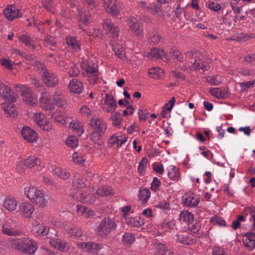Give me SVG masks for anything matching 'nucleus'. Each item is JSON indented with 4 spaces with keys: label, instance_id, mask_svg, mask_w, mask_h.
<instances>
[{
    "label": "nucleus",
    "instance_id": "obj_25",
    "mask_svg": "<svg viewBox=\"0 0 255 255\" xmlns=\"http://www.w3.org/2000/svg\"><path fill=\"white\" fill-rule=\"evenodd\" d=\"M38 247L37 243L32 240L26 238L24 242L23 252L28 254H34Z\"/></svg>",
    "mask_w": 255,
    "mask_h": 255
},
{
    "label": "nucleus",
    "instance_id": "obj_53",
    "mask_svg": "<svg viewBox=\"0 0 255 255\" xmlns=\"http://www.w3.org/2000/svg\"><path fill=\"white\" fill-rule=\"evenodd\" d=\"M103 28L109 37L112 36V23L110 19H106L103 23Z\"/></svg>",
    "mask_w": 255,
    "mask_h": 255
},
{
    "label": "nucleus",
    "instance_id": "obj_29",
    "mask_svg": "<svg viewBox=\"0 0 255 255\" xmlns=\"http://www.w3.org/2000/svg\"><path fill=\"white\" fill-rule=\"evenodd\" d=\"M69 90L75 93H81L84 89L83 83L77 79H73L70 81L68 85Z\"/></svg>",
    "mask_w": 255,
    "mask_h": 255
},
{
    "label": "nucleus",
    "instance_id": "obj_55",
    "mask_svg": "<svg viewBox=\"0 0 255 255\" xmlns=\"http://www.w3.org/2000/svg\"><path fill=\"white\" fill-rule=\"evenodd\" d=\"M148 163V160L146 157H143L142 158L138 166V172L141 174H144L145 169L146 167L147 164Z\"/></svg>",
    "mask_w": 255,
    "mask_h": 255
},
{
    "label": "nucleus",
    "instance_id": "obj_9",
    "mask_svg": "<svg viewBox=\"0 0 255 255\" xmlns=\"http://www.w3.org/2000/svg\"><path fill=\"white\" fill-rule=\"evenodd\" d=\"M111 229L112 220L110 217H106L102 221L96 232L99 236L105 237L110 233Z\"/></svg>",
    "mask_w": 255,
    "mask_h": 255
},
{
    "label": "nucleus",
    "instance_id": "obj_24",
    "mask_svg": "<svg viewBox=\"0 0 255 255\" xmlns=\"http://www.w3.org/2000/svg\"><path fill=\"white\" fill-rule=\"evenodd\" d=\"M177 242L182 244L189 245L196 242V239L192 238L187 232H181L176 235Z\"/></svg>",
    "mask_w": 255,
    "mask_h": 255
},
{
    "label": "nucleus",
    "instance_id": "obj_6",
    "mask_svg": "<svg viewBox=\"0 0 255 255\" xmlns=\"http://www.w3.org/2000/svg\"><path fill=\"white\" fill-rule=\"evenodd\" d=\"M77 246L83 249L85 252L91 254L96 255L100 253V250L104 249L107 246H104L100 244L93 242H78Z\"/></svg>",
    "mask_w": 255,
    "mask_h": 255
},
{
    "label": "nucleus",
    "instance_id": "obj_19",
    "mask_svg": "<svg viewBox=\"0 0 255 255\" xmlns=\"http://www.w3.org/2000/svg\"><path fill=\"white\" fill-rule=\"evenodd\" d=\"M91 127L95 130L104 133L107 129V125L103 120L99 118H93L90 121Z\"/></svg>",
    "mask_w": 255,
    "mask_h": 255
},
{
    "label": "nucleus",
    "instance_id": "obj_50",
    "mask_svg": "<svg viewBox=\"0 0 255 255\" xmlns=\"http://www.w3.org/2000/svg\"><path fill=\"white\" fill-rule=\"evenodd\" d=\"M139 197L143 202H146L150 197V192L147 188H143L139 191Z\"/></svg>",
    "mask_w": 255,
    "mask_h": 255
},
{
    "label": "nucleus",
    "instance_id": "obj_18",
    "mask_svg": "<svg viewBox=\"0 0 255 255\" xmlns=\"http://www.w3.org/2000/svg\"><path fill=\"white\" fill-rule=\"evenodd\" d=\"M152 250L154 255H173V253L161 243H154Z\"/></svg>",
    "mask_w": 255,
    "mask_h": 255
},
{
    "label": "nucleus",
    "instance_id": "obj_64",
    "mask_svg": "<svg viewBox=\"0 0 255 255\" xmlns=\"http://www.w3.org/2000/svg\"><path fill=\"white\" fill-rule=\"evenodd\" d=\"M244 60L248 63L255 65V54L251 53L245 56Z\"/></svg>",
    "mask_w": 255,
    "mask_h": 255
},
{
    "label": "nucleus",
    "instance_id": "obj_56",
    "mask_svg": "<svg viewBox=\"0 0 255 255\" xmlns=\"http://www.w3.org/2000/svg\"><path fill=\"white\" fill-rule=\"evenodd\" d=\"M244 213L247 215L250 214L253 219V225H255V207L251 206L244 209Z\"/></svg>",
    "mask_w": 255,
    "mask_h": 255
},
{
    "label": "nucleus",
    "instance_id": "obj_35",
    "mask_svg": "<svg viewBox=\"0 0 255 255\" xmlns=\"http://www.w3.org/2000/svg\"><path fill=\"white\" fill-rule=\"evenodd\" d=\"M168 176L173 181H178L181 179L179 169L174 165H169L168 168Z\"/></svg>",
    "mask_w": 255,
    "mask_h": 255
},
{
    "label": "nucleus",
    "instance_id": "obj_37",
    "mask_svg": "<svg viewBox=\"0 0 255 255\" xmlns=\"http://www.w3.org/2000/svg\"><path fill=\"white\" fill-rule=\"evenodd\" d=\"M65 231L71 238L81 237L83 233L80 228L74 225L65 227Z\"/></svg>",
    "mask_w": 255,
    "mask_h": 255
},
{
    "label": "nucleus",
    "instance_id": "obj_30",
    "mask_svg": "<svg viewBox=\"0 0 255 255\" xmlns=\"http://www.w3.org/2000/svg\"><path fill=\"white\" fill-rule=\"evenodd\" d=\"M17 204L18 202L14 197L7 196L2 203V207L9 211H13L16 209Z\"/></svg>",
    "mask_w": 255,
    "mask_h": 255
},
{
    "label": "nucleus",
    "instance_id": "obj_60",
    "mask_svg": "<svg viewBox=\"0 0 255 255\" xmlns=\"http://www.w3.org/2000/svg\"><path fill=\"white\" fill-rule=\"evenodd\" d=\"M160 184V180L157 177H154L151 183V190L154 192L157 191L159 189Z\"/></svg>",
    "mask_w": 255,
    "mask_h": 255
},
{
    "label": "nucleus",
    "instance_id": "obj_34",
    "mask_svg": "<svg viewBox=\"0 0 255 255\" xmlns=\"http://www.w3.org/2000/svg\"><path fill=\"white\" fill-rule=\"evenodd\" d=\"M53 101L54 104L59 108L65 109L67 106L65 97L59 91L54 93Z\"/></svg>",
    "mask_w": 255,
    "mask_h": 255
},
{
    "label": "nucleus",
    "instance_id": "obj_43",
    "mask_svg": "<svg viewBox=\"0 0 255 255\" xmlns=\"http://www.w3.org/2000/svg\"><path fill=\"white\" fill-rule=\"evenodd\" d=\"M76 211L78 215H83L86 217H89L93 215V211L82 205H77L76 206Z\"/></svg>",
    "mask_w": 255,
    "mask_h": 255
},
{
    "label": "nucleus",
    "instance_id": "obj_46",
    "mask_svg": "<svg viewBox=\"0 0 255 255\" xmlns=\"http://www.w3.org/2000/svg\"><path fill=\"white\" fill-rule=\"evenodd\" d=\"M25 239H26V238L14 240L12 243V247L23 252L24 242Z\"/></svg>",
    "mask_w": 255,
    "mask_h": 255
},
{
    "label": "nucleus",
    "instance_id": "obj_16",
    "mask_svg": "<svg viewBox=\"0 0 255 255\" xmlns=\"http://www.w3.org/2000/svg\"><path fill=\"white\" fill-rule=\"evenodd\" d=\"M34 211V207L29 202H22L18 206V211L24 217H30Z\"/></svg>",
    "mask_w": 255,
    "mask_h": 255
},
{
    "label": "nucleus",
    "instance_id": "obj_22",
    "mask_svg": "<svg viewBox=\"0 0 255 255\" xmlns=\"http://www.w3.org/2000/svg\"><path fill=\"white\" fill-rule=\"evenodd\" d=\"M124 42L118 40L117 41H114L113 44V51L115 52V54L119 58L122 60L126 59V52L123 47Z\"/></svg>",
    "mask_w": 255,
    "mask_h": 255
},
{
    "label": "nucleus",
    "instance_id": "obj_13",
    "mask_svg": "<svg viewBox=\"0 0 255 255\" xmlns=\"http://www.w3.org/2000/svg\"><path fill=\"white\" fill-rule=\"evenodd\" d=\"M200 202L199 196L192 192L186 194L183 196V203L186 206L195 207Z\"/></svg>",
    "mask_w": 255,
    "mask_h": 255
},
{
    "label": "nucleus",
    "instance_id": "obj_11",
    "mask_svg": "<svg viewBox=\"0 0 255 255\" xmlns=\"http://www.w3.org/2000/svg\"><path fill=\"white\" fill-rule=\"evenodd\" d=\"M146 57L150 59H160L164 62H167L169 58L167 53L162 49L154 48L146 54Z\"/></svg>",
    "mask_w": 255,
    "mask_h": 255
},
{
    "label": "nucleus",
    "instance_id": "obj_44",
    "mask_svg": "<svg viewBox=\"0 0 255 255\" xmlns=\"http://www.w3.org/2000/svg\"><path fill=\"white\" fill-rule=\"evenodd\" d=\"M128 224L131 226L139 227L144 224V221L140 217H130L126 219Z\"/></svg>",
    "mask_w": 255,
    "mask_h": 255
},
{
    "label": "nucleus",
    "instance_id": "obj_51",
    "mask_svg": "<svg viewBox=\"0 0 255 255\" xmlns=\"http://www.w3.org/2000/svg\"><path fill=\"white\" fill-rule=\"evenodd\" d=\"M66 144L72 148H75L78 145L77 138L74 135H70L68 137L66 141Z\"/></svg>",
    "mask_w": 255,
    "mask_h": 255
},
{
    "label": "nucleus",
    "instance_id": "obj_58",
    "mask_svg": "<svg viewBox=\"0 0 255 255\" xmlns=\"http://www.w3.org/2000/svg\"><path fill=\"white\" fill-rule=\"evenodd\" d=\"M97 198L93 194H85L84 195V203L92 204L95 203Z\"/></svg>",
    "mask_w": 255,
    "mask_h": 255
},
{
    "label": "nucleus",
    "instance_id": "obj_36",
    "mask_svg": "<svg viewBox=\"0 0 255 255\" xmlns=\"http://www.w3.org/2000/svg\"><path fill=\"white\" fill-rule=\"evenodd\" d=\"M79 21L84 24L87 25L91 20V16L89 12L83 8L78 9V16L77 17Z\"/></svg>",
    "mask_w": 255,
    "mask_h": 255
},
{
    "label": "nucleus",
    "instance_id": "obj_33",
    "mask_svg": "<svg viewBox=\"0 0 255 255\" xmlns=\"http://www.w3.org/2000/svg\"><path fill=\"white\" fill-rule=\"evenodd\" d=\"M72 185L76 188H82L86 186V179H84L80 173H75L73 176Z\"/></svg>",
    "mask_w": 255,
    "mask_h": 255
},
{
    "label": "nucleus",
    "instance_id": "obj_2",
    "mask_svg": "<svg viewBox=\"0 0 255 255\" xmlns=\"http://www.w3.org/2000/svg\"><path fill=\"white\" fill-rule=\"evenodd\" d=\"M186 60L190 64L189 66L194 69H202L203 71L207 70L209 66L204 61L203 55L197 51H190L186 54Z\"/></svg>",
    "mask_w": 255,
    "mask_h": 255
},
{
    "label": "nucleus",
    "instance_id": "obj_12",
    "mask_svg": "<svg viewBox=\"0 0 255 255\" xmlns=\"http://www.w3.org/2000/svg\"><path fill=\"white\" fill-rule=\"evenodd\" d=\"M33 118L37 124L43 130L49 131L52 129V125L47 121L44 114L42 113H36Z\"/></svg>",
    "mask_w": 255,
    "mask_h": 255
},
{
    "label": "nucleus",
    "instance_id": "obj_45",
    "mask_svg": "<svg viewBox=\"0 0 255 255\" xmlns=\"http://www.w3.org/2000/svg\"><path fill=\"white\" fill-rule=\"evenodd\" d=\"M54 0H42V2L43 6L48 11L51 13H54L55 10V4Z\"/></svg>",
    "mask_w": 255,
    "mask_h": 255
},
{
    "label": "nucleus",
    "instance_id": "obj_5",
    "mask_svg": "<svg viewBox=\"0 0 255 255\" xmlns=\"http://www.w3.org/2000/svg\"><path fill=\"white\" fill-rule=\"evenodd\" d=\"M15 87L17 89H19V91L21 93L22 99L23 102L31 106L36 104L37 101L31 90L29 87L23 85H17Z\"/></svg>",
    "mask_w": 255,
    "mask_h": 255
},
{
    "label": "nucleus",
    "instance_id": "obj_38",
    "mask_svg": "<svg viewBox=\"0 0 255 255\" xmlns=\"http://www.w3.org/2000/svg\"><path fill=\"white\" fill-rule=\"evenodd\" d=\"M148 75L150 78L160 79L164 76V71L158 67H152L148 70Z\"/></svg>",
    "mask_w": 255,
    "mask_h": 255
},
{
    "label": "nucleus",
    "instance_id": "obj_14",
    "mask_svg": "<svg viewBox=\"0 0 255 255\" xmlns=\"http://www.w3.org/2000/svg\"><path fill=\"white\" fill-rule=\"evenodd\" d=\"M42 77L43 82L48 87H54L58 83L56 76L46 69L43 71Z\"/></svg>",
    "mask_w": 255,
    "mask_h": 255
},
{
    "label": "nucleus",
    "instance_id": "obj_8",
    "mask_svg": "<svg viewBox=\"0 0 255 255\" xmlns=\"http://www.w3.org/2000/svg\"><path fill=\"white\" fill-rule=\"evenodd\" d=\"M127 23L129 29L135 36L141 37L143 35L142 25L138 22L137 16H130L128 19Z\"/></svg>",
    "mask_w": 255,
    "mask_h": 255
},
{
    "label": "nucleus",
    "instance_id": "obj_47",
    "mask_svg": "<svg viewBox=\"0 0 255 255\" xmlns=\"http://www.w3.org/2000/svg\"><path fill=\"white\" fill-rule=\"evenodd\" d=\"M111 189L110 187L101 186L96 191L99 196L106 197L110 195Z\"/></svg>",
    "mask_w": 255,
    "mask_h": 255
},
{
    "label": "nucleus",
    "instance_id": "obj_39",
    "mask_svg": "<svg viewBox=\"0 0 255 255\" xmlns=\"http://www.w3.org/2000/svg\"><path fill=\"white\" fill-rule=\"evenodd\" d=\"M52 172L53 175H55L64 180L68 179L70 176V174L68 171L59 167H56L53 168Z\"/></svg>",
    "mask_w": 255,
    "mask_h": 255
},
{
    "label": "nucleus",
    "instance_id": "obj_57",
    "mask_svg": "<svg viewBox=\"0 0 255 255\" xmlns=\"http://www.w3.org/2000/svg\"><path fill=\"white\" fill-rule=\"evenodd\" d=\"M170 53L172 55L173 59L179 62H183L184 61V57L179 50L172 49L171 50Z\"/></svg>",
    "mask_w": 255,
    "mask_h": 255
},
{
    "label": "nucleus",
    "instance_id": "obj_41",
    "mask_svg": "<svg viewBox=\"0 0 255 255\" xmlns=\"http://www.w3.org/2000/svg\"><path fill=\"white\" fill-rule=\"evenodd\" d=\"M69 127L78 136H80L84 131L82 124L75 121L70 123Z\"/></svg>",
    "mask_w": 255,
    "mask_h": 255
},
{
    "label": "nucleus",
    "instance_id": "obj_10",
    "mask_svg": "<svg viewBox=\"0 0 255 255\" xmlns=\"http://www.w3.org/2000/svg\"><path fill=\"white\" fill-rule=\"evenodd\" d=\"M0 97L12 102H15L17 99V95L9 87L2 82H0Z\"/></svg>",
    "mask_w": 255,
    "mask_h": 255
},
{
    "label": "nucleus",
    "instance_id": "obj_63",
    "mask_svg": "<svg viewBox=\"0 0 255 255\" xmlns=\"http://www.w3.org/2000/svg\"><path fill=\"white\" fill-rule=\"evenodd\" d=\"M79 112L81 115L89 118L91 116V111L87 106H83L79 109Z\"/></svg>",
    "mask_w": 255,
    "mask_h": 255
},
{
    "label": "nucleus",
    "instance_id": "obj_1",
    "mask_svg": "<svg viewBox=\"0 0 255 255\" xmlns=\"http://www.w3.org/2000/svg\"><path fill=\"white\" fill-rule=\"evenodd\" d=\"M82 73L88 77V80L91 84H97L99 81L98 66L97 63L92 61H83L81 63Z\"/></svg>",
    "mask_w": 255,
    "mask_h": 255
},
{
    "label": "nucleus",
    "instance_id": "obj_26",
    "mask_svg": "<svg viewBox=\"0 0 255 255\" xmlns=\"http://www.w3.org/2000/svg\"><path fill=\"white\" fill-rule=\"evenodd\" d=\"M49 115L52 119L56 122L62 125H65L67 123L68 116L64 112L56 110L53 113L51 112Z\"/></svg>",
    "mask_w": 255,
    "mask_h": 255
},
{
    "label": "nucleus",
    "instance_id": "obj_27",
    "mask_svg": "<svg viewBox=\"0 0 255 255\" xmlns=\"http://www.w3.org/2000/svg\"><path fill=\"white\" fill-rule=\"evenodd\" d=\"M102 96L103 97L101 101V108L104 111L110 113L112 111V95L104 91Z\"/></svg>",
    "mask_w": 255,
    "mask_h": 255
},
{
    "label": "nucleus",
    "instance_id": "obj_61",
    "mask_svg": "<svg viewBox=\"0 0 255 255\" xmlns=\"http://www.w3.org/2000/svg\"><path fill=\"white\" fill-rule=\"evenodd\" d=\"M206 81L211 85H218L221 81L218 76H208L206 78Z\"/></svg>",
    "mask_w": 255,
    "mask_h": 255
},
{
    "label": "nucleus",
    "instance_id": "obj_54",
    "mask_svg": "<svg viewBox=\"0 0 255 255\" xmlns=\"http://www.w3.org/2000/svg\"><path fill=\"white\" fill-rule=\"evenodd\" d=\"M36 233L39 236H44L48 235H49V228L46 226L41 225L38 227Z\"/></svg>",
    "mask_w": 255,
    "mask_h": 255
},
{
    "label": "nucleus",
    "instance_id": "obj_23",
    "mask_svg": "<svg viewBox=\"0 0 255 255\" xmlns=\"http://www.w3.org/2000/svg\"><path fill=\"white\" fill-rule=\"evenodd\" d=\"M14 103L7 101L1 104L2 108L10 118H14L17 115L16 107Z\"/></svg>",
    "mask_w": 255,
    "mask_h": 255
},
{
    "label": "nucleus",
    "instance_id": "obj_49",
    "mask_svg": "<svg viewBox=\"0 0 255 255\" xmlns=\"http://www.w3.org/2000/svg\"><path fill=\"white\" fill-rule=\"evenodd\" d=\"M100 132L95 130L93 131L90 135V139L93 143H97L99 145L102 143Z\"/></svg>",
    "mask_w": 255,
    "mask_h": 255
},
{
    "label": "nucleus",
    "instance_id": "obj_7",
    "mask_svg": "<svg viewBox=\"0 0 255 255\" xmlns=\"http://www.w3.org/2000/svg\"><path fill=\"white\" fill-rule=\"evenodd\" d=\"M41 161L34 156H28L24 161H21L17 163L16 169L19 173L24 172L25 167L32 168L35 166L40 165Z\"/></svg>",
    "mask_w": 255,
    "mask_h": 255
},
{
    "label": "nucleus",
    "instance_id": "obj_52",
    "mask_svg": "<svg viewBox=\"0 0 255 255\" xmlns=\"http://www.w3.org/2000/svg\"><path fill=\"white\" fill-rule=\"evenodd\" d=\"M134 237L129 233L125 234L123 237V242L126 246H129L134 241Z\"/></svg>",
    "mask_w": 255,
    "mask_h": 255
},
{
    "label": "nucleus",
    "instance_id": "obj_21",
    "mask_svg": "<svg viewBox=\"0 0 255 255\" xmlns=\"http://www.w3.org/2000/svg\"><path fill=\"white\" fill-rule=\"evenodd\" d=\"M48 238L51 239L50 244L54 248L62 252H66L68 250L69 245L66 242L60 239H54L52 236H48Z\"/></svg>",
    "mask_w": 255,
    "mask_h": 255
},
{
    "label": "nucleus",
    "instance_id": "obj_40",
    "mask_svg": "<svg viewBox=\"0 0 255 255\" xmlns=\"http://www.w3.org/2000/svg\"><path fill=\"white\" fill-rule=\"evenodd\" d=\"M179 218L181 221L184 222L188 225H190L194 222L193 215L187 211L181 212Z\"/></svg>",
    "mask_w": 255,
    "mask_h": 255
},
{
    "label": "nucleus",
    "instance_id": "obj_32",
    "mask_svg": "<svg viewBox=\"0 0 255 255\" xmlns=\"http://www.w3.org/2000/svg\"><path fill=\"white\" fill-rule=\"evenodd\" d=\"M212 96L217 99H225L228 97V91L224 87L214 88L210 90Z\"/></svg>",
    "mask_w": 255,
    "mask_h": 255
},
{
    "label": "nucleus",
    "instance_id": "obj_15",
    "mask_svg": "<svg viewBox=\"0 0 255 255\" xmlns=\"http://www.w3.org/2000/svg\"><path fill=\"white\" fill-rule=\"evenodd\" d=\"M5 17L9 20L20 17L22 13L20 10L14 5H8L3 10Z\"/></svg>",
    "mask_w": 255,
    "mask_h": 255
},
{
    "label": "nucleus",
    "instance_id": "obj_17",
    "mask_svg": "<svg viewBox=\"0 0 255 255\" xmlns=\"http://www.w3.org/2000/svg\"><path fill=\"white\" fill-rule=\"evenodd\" d=\"M40 106L44 110H49L50 111L54 110L55 106L50 102V97L49 94L45 92L41 93L39 100Z\"/></svg>",
    "mask_w": 255,
    "mask_h": 255
},
{
    "label": "nucleus",
    "instance_id": "obj_42",
    "mask_svg": "<svg viewBox=\"0 0 255 255\" xmlns=\"http://www.w3.org/2000/svg\"><path fill=\"white\" fill-rule=\"evenodd\" d=\"M65 72L70 77H76L80 73L79 68L74 63H70L69 65L65 68Z\"/></svg>",
    "mask_w": 255,
    "mask_h": 255
},
{
    "label": "nucleus",
    "instance_id": "obj_59",
    "mask_svg": "<svg viewBox=\"0 0 255 255\" xmlns=\"http://www.w3.org/2000/svg\"><path fill=\"white\" fill-rule=\"evenodd\" d=\"M139 120L141 122H145L148 118L149 113L146 110L140 109L138 111Z\"/></svg>",
    "mask_w": 255,
    "mask_h": 255
},
{
    "label": "nucleus",
    "instance_id": "obj_62",
    "mask_svg": "<svg viewBox=\"0 0 255 255\" xmlns=\"http://www.w3.org/2000/svg\"><path fill=\"white\" fill-rule=\"evenodd\" d=\"M84 195L85 193H84L82 191L80 190L77 191L74 194H73L72 195V197L74 199L77 201L84 203Z\"/></svg>",
    "mask_w": 255,
    "mask_h": 255
},
{
    "label": "nucleus",
    "instance_id": "obj_20",
    "mask_svg": "<svg viewBox=\"0 0 255 255\" xmlns=\"http://www.w3.org/2000/svg\"><path fill=\"white\" fill-rule=\"evenodd\" d=\"M255 233L247 232L243 236V242L245 247L249 250H253L255 247Z\"/></svg>",
    "mask_w": 255,
    "mask_h": 255
},
{
    "label": "nucleus",
    "instance_id": "obj_4",
    "mask_svg": "<svg viewBox=\"0 0 255 255\" xmlns=\"http://www.w3.org/2000/svg\"><path fill=\"white\" fill-rule=\"evenodd\" d=\"M1 226V232L4 235L16 236L20 234V231L16 227V223L11 219L4 221Z\"/></svg>",
    "mask_w": 255,
    "mask_h": 255
},
{
    "label": "nucleus",
    "instance_id": "obj_28",
    "mask_svg": "<svg viewBox=\"0 0 255 255\" xmlns=\"http://www.w3.org/2000/svg\"><path fill=\"white\" fill-rule=\"evenodd\" d=\"M21 134L24 139L30 142L35 141L37 138L36 132L27 127H24L21 130Z\"/></svg>",
    "mask_w": 255,
    "mask_h": 255
},
{
    "label": "nucleus",
    "instance_id": "obj_3",
    "mask_svg": "<svg viewBox=\"0 0 255 255\" xmlns=\"http://www.w3.org/2000/svg\"><path fill=\"white\" fill-rule=\"evenodd\" d=\"M24 194L32 202L35 203L39 207H44L46 206L47 201L44 194L39 189L32 186L25 187Z\"/></svg>",
    "mask_w": 255,
    "mask_h": 255
},
{
    "label": "nucleus",
    "instance_id": "obj_48",
    "mask_svg": "<svg viewBox=\"0 0 255 255\" xmlns=\"http://www.w3.org/2000/svg\"><path fill=\"white\" fill-rule=\"evenodd\" d=\"M19 40L24 43L26 46L31 47L34 48V45L33 44V41L31 40V38L25 34H22L18 37Z\"/></svg>",
    "mask_w": 255,
    "mask_h": 255
},
{
    "label": "nucleus",
    "instance_id": "obj_31",
    "mask_svg": "<svg viewBox=\"0 0 255 255\" xmlns=\"http://www.w3.org/2000/svg\"><path fill=\"white\" fill-rule=\"evenodd\" d=\"M66 43L73 51L78 52L80 49V40L77 37L68 36L66 38Z\"/></svg>",
    "mask_w": 255,
    "mask_h": 255
}]
</instances>
